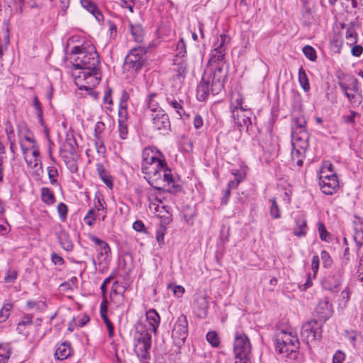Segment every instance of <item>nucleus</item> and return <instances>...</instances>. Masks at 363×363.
<instances>
[{
  "label": "nucleus",
  "mask_w": 363,
  "mask_h": 363,
  "mask_svg": "<svg viewBox=\"0 0 363 363\" xmlns=\"http://www.w3.org/2000/svg\"><path fill=\"white\" fill-rule=\"evenodd\" d=\"M48 177L52 184L57 183V177H58V171L55 167H48Z\"/></svg>",
  "instance_id": "09e8293b"
},
{
  "label": "nucleus",
  "mask_w": 363,
  "mask_h": 363,
  "mask_svg": "<svg viewBox=\"0 0 363 363\" xmlns=\"http://www.w3.org/2000/svg\"><path fill=\"white\" fill-rule=\"evenodd\" d=\"M345 354L340 350L337 351L333 355V363H342L345 359Z\"/></svg>",
  "instance_id": "69168bd1"
},
{
  "label": "nucleus",
  "mask_w": 363,
  "mask_h": 363,
  "mask_svg": "<svg viewBox=\"0 0 363 363\" xmlns=\"http://www.w3.org/2000/svg\"><path fill=\"white\" fill-rule=\"evenodd\" d=\"M51 260L52 263L55 265L62 266L65 263L63 258L55 252L52 253Z\"/></svg>",
  "instance_id": "e2e57ef3"
},
{
  "label": "nucleus",
  "mask_w": 363,
  "mask_h": 363,
  "mask_svg": "<svg viewBox=\"0 0 363 363\" xmlns=\"http://www.w3.org/2000/svg\"><path fill=\"white\" fill-rule=\"evenodd\" d=\"M101 80L100 69L79 71L75 77V84L80 89L89 90L99 84Z\"/></svg>",
  "instance_id": "9d476101"
},
{
  "label": "nucleus",
  "mask_w": 363,
  "mask_h": 363,
  "mask_svg": "<svg viewBox=\"0 0 363 363\" xmlns=\"http://www.w3.org/2000/svg\"><path fill=\"white\" fill-rule=\"evenodd\" d=\"M133 228L138 232H145V227L144 223L141 220H136L133 224Z\"/></svg>",
  "instance_id": "338daca9"
},
{
  "label": "nucleus",
  "mask_w": 363,
  "mask_h": 363,
  "mask_svg": "<svg viewBox=\"0 0 363 363\" xmlns=\"http://www.w3.org/2000/svg\"><path fill=\"white\" fill-rule=\"evenodd\" d=\"M307 222L304 216H299L296 219V228L294 233L298 237L303 236L306 234Z\"/></svg>",
  "instance_id": "cd10ccee"
},
{
  "label": "nucleus",
  "mask_w": 363,
  "mask_h": 363,
  "mask_svg": "<svg viewBox=\"0 0 363 363\" xmlns=\"http://www.w3.org/2000/svg\"><path fill=\"white\" fill-rule=\"evenodd\" d=\"M58 242L61 247L66 251L69 252L73 250V242L67 233L61 231L57 234Z\"/></svg>",
  "instance_id": "b1692460"
},
{
  "label": "nucleus",
  "mask_w": 363,
  "mask_h": 363,
  "mask_svg": "<svg viewBox=\"0 0 363 363\" xmlns=\"http://www.w3.org/2000/svg\"><path fill=\"white\" fill-rule=\"evenodd\" d=\"M169 288L172 289L175 296L180 297L184 293V288L180 285H169Z\"/></svg>",
  "instance_id": "0e129e2a"
},
{
  "label": "nucleus",
  "mask_w": 363,
  "mask_h": 363,
  "mask_svg": "<svg viewBox=\"0 0 363 363\" xmlns=\"http://www.w3.org/2000/svg\"><path fill=\"white\" fill-rule=\"evenodd\" d=\"M303 52L305 55V56L309 59L311 61H315L317 56L315 49L310 46V45H306L303 48Z\"/></svg>",
  "instance_id": "a19ab883"
},
{
  "label": "nucleus",
  "mask_w": 363,
  "mask_h": 363,
  "mask_svg": "<svg viewBox=\"0 0 363 363\" xmlns=\"http://www.w3.org/2000/svg\"><path fill=\"white\" fill-rule=\"evenodd\" d=\"M321 259L324 267H328L331 264L332 260L329 253L325 250H323L320 253Z\"/></svg>",
  "instance_id": "bf43d9fd"
},
{
  "label": "nucleus",
  "mask_w": 363,
  "mask_h": 363,
  "mask_svg": "<svg viewBox=\"0 0 363 363\" xmlns=\"http://www.w3.org/2000/svg\"><path fill=\"white\" fill-rule=\"evenodd\" d=\"M147 49L144 47L132 48L124 60L123 67L128 72H138L146 64Z\"/></svg>",
  "instance_id": "6e6552de"
},
{
  "label": "nucleus",
  "mask_w": 363,
  "mask_h": 363,
  "mask_svg": "<svg viewBox=\"0 0 363 363\" xmlns=\"http://www.w3.org/2000/svg\"><path fill=\"white\" fill-rule=\"evenodd\" d=\"M91 240L97 246H99L100 248H103L104 252H110V247L108 245V243L102 240H100L96 236H91Z\"/></svg>",
  "instance_id": "a18cd8bd"
},
{
  "label": "nucleus",
  "mask_w": 363,
  "mask_h": 363,
  "mask_svg": "<svg viewBox=\"0 0 363 363\" xmlns=\"http://www.w3.org/2000/svg\"><path fill=\"white\" fill-rule=\"evenodd\" d=\"M17 272L14 269H9L4 277V281L6 283H13L14 281L17 278Z\"/></svg>",
  "instance_id": "864d4df0"
},
{
  "label": "nucleus",
  "mask_w": 363,
  "mask_h": 363,
  "mask_svg": "<svg viewBox=\"0 0 363 363\" xmlns=\"http://www.w3.org/2000/svg\"><path fill=\"white\" fill-rule=\"evenodd\" d=\"M194 305L200 311V316H206L208 308V297L206 294H198L194 300Z\"/></svg>",
  "instance_id": "4be33fe9"
},
{
  "label": "nucleus",
  "mask_w": 363,
  "mask_h": 363,
  "mask_svg": "<svg viewBox=\"0 0 363 363\" xmlns=\"http://www.w3.org/2000/svg\"><path fill=\"white\" fill-rule=\"evenodd\" d=\"M228 73V69L217 66L206 67L196 88L197 99L204 101L209 95L215 96L220 93L224 89Z\"/></svg>",
  "instance_id": "f03ea898"
},
{
  "label": "nucleus",
  "mask_w": 363,
  "mask_h": 363,
  "mask_svg": "<svg viewBox=\"0 0 363 363\" xmlns=\"http://www.w3.org/2000/svg\"><path fill=\"white\" fill-rule=\"evenodd\" d=\"M333 306L329 303L328 298L321 299L317 305L314 311V316L317 318V320L320 323H324L330 318L333 314Z\"/></svg>",
  "instance_id": "4468645a"
},
{
  "label": "nucleus",
  "mask_w": 363,
  "mask_h": 363,
  "mask_svg": "<svg viewBox=\"0 0 363 363\" xmlns=\"http://www.w3.org/2000/svg\"><path fill=\"white\" fill-rule=\"evenodd\" d=\"M309 134L308 132H302L300 134H291V143L293 148H298L307 150L309 144Z\"/></svg>",
  "instance_id": "a211bd4d"
},
{
  "label": "nucleus",
  "mask_w": 363,
  "mask_h": 363,
  "mask_svg": "<svg viewBox=\"0 0 363 363\" xmlns=\"http://www.w3.org/2000/svg\"><path fill=\"white\" fill-rule=\"evenodd\" d=\"M270 201L272 202L270 214L272 218H279L280 217V211L275 198L270 199Z\"/></svg>",
  "instance_id": "c03bdc74"
},
{
  "label": "nucleus",
  "mask_w": 363,
  "mask_h": 363,
  "mask_svg": "<svg viewBox=\"0 0 363 363\" xmlns=\"http://www.w3.org/2000/svg\"><path fill=\"white\" fill-rule=\"evenodd\" d=\"M146 319L151 328H148L150 333L157 334L160 323V316L155 309H150L146 313Z\"/></svg>",
  "instance_id": "6ab92c4d"
},
{
  "label": "nucleus",
  "mask_w": 363,
  "mask_h": 363,
  "mask_svg": "<svg viewBox=\"0 0 363 363\" xmlns=\"http://www.w3.org/2000/svg\"><path fill=\"white\" fill-rule=\"evenodd\" d=\"M42 201L48 205L53 204L55 202V198L53 193L48 187L41 189Z\"/></svg>",
  "instance_id": "2f4dec72"
},
{
  "label": "nucleus",
  "mask_w": 363,
  "mask_h": 363,
  "mask_svg": "<svg viewBox=\"0 0 363 363\" xmlns=\"http://www.w3.org/2000/svg\"><path fill=\"white\" fill-rule=\"evenodd\" d=\"M12 306L9 303L4 305L0 308V323L5 322L10 315Z\"/></svg>",
  "instance_id": "ea45409f"
},
{
  "label": "nucleus",
  "mask_w": 363,
  "mask_h": 363,
  "mask_svg": "<svg viewBox=\"0 0 363 363\" xmlns=\"http://www.w3.org/2000/svg\"><path fill=\"white\" fill-rule=\"evenodd\" d=\"M359 116V114L357 112L350 111L349 115L343 116V119L344 121L347 123H354V118Z\"/></svg>",
  "instance_id": "680f3d73"
},
{
  "label": "nucleus",
  "mask_w": 363,
  "mask_h": 363,
  "mask_svg": "<svg viewBox=\"0 0 363 363\" xmlns=\"http://www.w3.org/2000/svg\"><path fill=\"white\" fill-rule=\"evenodd\" d=\"M251 350L252 345L247 335L242 332L237 331L233 342L235 363H251Z\"/></svg>",
  "instance_id": "423d86ee"
},
{
  "label": "nucleus",
  "mask_w": 363,
  "mask_h": 363,
  "mask_svg": "<svg viewBox=\"0 0 363 363\" xmlns=\"http://www.w3.org/2000/svg\"><path fill=\"white\" fill-rule=\"evenodd\" d=\"M343 274L344 270L342 267L334 269L333 274L323 282L324 289L333 293L337 292L341 286Z\"/></svg>",
  "instance_id": "ddd939ff"
},
{
  "label": "nucleus",
  "mask_w": 363,
  "mask_h": 363,
  "mask_svg": "<svg viewBox=\"0 0 363 363\" xmlns=\"http://www.w3.org/2000/svg\"><path fill=\"white\" fill-rule=\"evenodd\" d=\"M206 340L213 347H218L220 345V338L216 331H210L206 334Z\"/></svg>",
  "instance_id": "4c0bfd02"
},
{
  "label": "nucleus",
  "mask_w": 363,
  "mask_h": 363,
  "mask_svg": "<svg viewBox=\"0 0 363 363\" xmlns=\"http://www.w3.org/2000/svg\"><path fill=\"white\" fill-rule=\"evenodd\" d=\"M337 84L353 107H357L362 103V96L357 78L349 76L341 79L339 77Z\"/></svg>",
  "instance_id": "0eeeda50"
},
{
  "label": "nucleus",
  "mask_w": 363,
  "mask_h": 363,
  "mask_svg": "<svg viewBox=\"0 0 363 363\" xmlns=\"http://www.w3.org/2000/svg\"><path fill=\"white\" fill-rule=\"evenodd\" d=\"M220 43L219 45L211 51V57L208 60L207 67H220L223 69H228L225 66V35H220Z\"/></svg>",
  "instance_id": "f8f14e48"
},
{
  "label": "nucleus",
  "mask_w": 363,
  "mask_h": 363,
  "mask_svg": "<svg viewBox=\"0 0 363 363\" xmlns=\"http://www.w3.org/2000/svg\"><path fill=\"white\" fill-rule=\"evenodd\" d=\"M298 81L303 89L305 91H308L310 89L309 81L303 67H301L298 70Z\"/></svg>",
  "instance_id": "473e14b6"
},
{
  "label": "nucleus",
  "mask_w": 363,
  "mask_h": 363,
  "mask_svg": "<svg viewBox=\"0 0 363 363\" xmlns=\"http://www.w3.org/2000/svg\"><path fill=\"white\" fill-rule=\"evenodd\" d=\"M166 101L176 111L179 118H182L183 115H185V111L183 110V107L182 106V100H177L174 98L167 97Z\"/></svg>",
  "instance_id": "7c9ffc66"
},
{
  "label": "nucleus",
  "mask_w": 363,
  "mask_h": 363,
  "mask_svg": "<svg viewBox=\"0 0 363 363\" xmlns=\"http://www.w3.org/2000/svg\"><path fill=\"white\" fill-rule=\"evenodd\" d=\"M129 29L135 42L141 43L144 39V30L140 24L129 23Z\"/></svg>",
  "instance_id": "a878e982"
},
{
  "label": "nucleus",
  "mask_w": 363,
  "mask_h": 363,
  "mask_svg": "<svg viewBox=\"0 0 363 363\" xmlns=\"http://www.w3.org/2000/svg\"><path fill=\"white\" fill-rule=\"evenodd\" d=\"M135 343L134 351L139 359L143 363H149L150 349L152 347V335L147 326L143 323H138L135 326Z\"/></svg>",
  "instance_id": "20e7f679"
},
{
  "label": "nucleus",
  "mask_w": 363,
  "mask_h": 363,
  "mask_svg": "<svg viewBox=\"0 0 363 363\" xmlns=\"http://www.w3.org/2000/svg\"><path fill=\"white\" fill-rule=\"evenodd\" d=\"M5 132L7 136L8 140H15L14 129L9 121L5 123Z\"/></svg>",
  "instance_id": "de8ad7c7"
},
{
  "label": "nucleus",
  "mask_w": 363,
  "mask_h": 363,
  "mask_svg": "<svg viewBox=\"0 0 363 363\" xmlns=\"http://www.w3.org/2000/svg\"><path fill=\"white\" fill-rule=\"evenodd\" d=\"M33 106L36 110V115L39 120V122L43 125V110L41 107V104L39 101L37 96H35L33 99Z\"/></svg>",
  "instance_id": "79ce46f5"
},
{
  "label": "nucleus",
  "mask_w": 363,
  "mask_h": 363,
  "mask_svg": "<svg viewBox=\"0 0 363 363\" xmlns=\"http://www.w3.org/2000/svg\"><path fill=\"white\" fill-rule=\"evenodd\" d=\"M174 71L179 77H184L187 72L188 64L184 57H176L174 60Z\"/></svg>",
  "instance_id": "bb28decb"
},
{
  "label": "nucleus",
  "mask_w": 363,
  "mask_h": 363,
  "mask_svg": "<svg viewBox=\"0 0 363 363\" xmlns=\"http://www.w3.org/2000/svg\"><path fill=\"white\" fill-rule=\"evenodd\" d=\"M105 129V124L102 121H99L96 123L94 128V136L96 138H99L101 137V134L104 132Z\"/></svg>",
  "instance_id": "6e6d98bb"
},
{
  "label": "nucleus",
  "mask_w": 363,
  "mask_h": 363,
  "mask_svg": "<svg viewBox=\"0 0 363 363\" xmlns=\"http://www.w3.org/2000/svg\"><path fill=\"white\" fill-rule=\"evenodd\" d=\"M62 159L67 169L72 173H76L78 170V164L75 156L70 155H62Z\"/></svg>",
  "instance_id": "c756f323"
},
{
  "label": "nucleus",
  "mask_w": 363,
  "mask_h": 363,
  "mask_svg": "<svg viewBox=\"0 0 363 363\" xmlns=\"http://www.w3.org/2000/svg\"><path fill=\"white\" fill-rule=\"evenodd\" d=\"M188 334L187 318L186 315L182 314L177 318L172 331V337L174 345L178 347L183 345Z\"/></svg>",
  "instance_id": "9b49d317"
},
{
  "label": "nucleus",
  "mask_w": 363,
  "mask_h": 363,
  "mask_svg": "<svg viewBox=\"0 0 363 363\" xmlns=\"http://www.w3.org/2000/svg\"><path fill=\"white\" fill-rule=\"evenodd\" d=\"M318 230L320 235V238L322 240L327 242H330L331 241V234L327 231L325 225L323 223H318Z\"/></svg>",
  "instance_id": "e433bc0d"
},
{
  "label": "nucleus",
  "mask_w": 363,
  "mask_h": 363,
  "mask_svg": "<svg viewBox=\"0 0 363 363\" xmlns=\"http://www.w3.org/2000/svg\"><path fill=\"white\" fill-rule=\"evenodd\" d=\"M203 122L202 117L196 114L194 118V126L196 129H199L203 126Z\"/></svg>",
  "instance_id": "774afa93"
},
{
  "label": "nucleus",
  "mask_w": 363,
  "mask_h": 363,
  "mask_svg": "<svg viewBox=\"0 0 363 363\" xmlns=\"http://www.w3.org/2000/svg\"><path fill=\"white\" fill-rule=\"evenodd\" d=\"M306 150H301L298 148H293L291 152V157L293 160H296V158H303L305 157Z\"/></svg>",
  "instance_id": "052dcab7"
},
{
  "label": "nucleus",
  "mask_w": 363,
  "mask_h": 363,
  "mask_svg": "<svg viewBox=\"0 0 363 363\" xmlns=\"http://www.w3.org/2000/svg\"><path fill=\"white\" fill-rule=\"evenodd\" d=\"M9 358V352L6 347L0 345V363H5Z\"/></svg>",
  "instance_id": "13d9d810"
},
{
  "label": "nucleus",
  "mask_w": 363,
  "mask_h": 363,
  "mask_svg": "<svg viewBox=\"0 0 363 363\" xmlns=\"http://www.w3.org/2000/svg\"><path fill=\"white\" fill-rule=\"evenodd\" d=\"M302 132H308L306 120L303 116H300L293 119L291 134H300Z\"/></svg>",
  "instance_id": "393cba45"
},
{
  "label": "nucleus",
  "mask_w": 363,
  "mask_h": 363,
  "mask_svg": "<svg viewBox=\"0 0 363 363\" xmlns=\"http://www.w3.org/2000/svg\"><path fill=\"white\" fill-rule=\"evenodd\" d=\"M232 116L234 119L235 123L241 129L246 128L248 129L249 126L252 124L251 116L252 112L250 108L248 109H232Z\"/></svg>",
  "instance_id": "dca6fc26"
},
{
  "label": "nucleus",
  "mask_w": 363,
  "mask_h": 363,
  "mask_svg": "<svg viewBox=\"0 0 363 363\" xmlns=\"http://www.w3.org/2000/svg\"><path fill=\"white\" fill-rule=\"evenodd\" d=\"M175 50L177 52L176 57H185L186 54V44L184 39L181 38L175 45Z\"/></svg>",
  "instance_id": "72a5a7b5"
},
{
  "label": "nucleus",
  "mask_w": 363,
  "mask_h": 363,
  "mask_svg": "<svg viewBox=\"0 0 363 363\" xmlns=\"http://www.w3.org/2000/svg\"><path fill=\"white\" fill-rule=\"evenodd\" d=\"M95 146L98 153L101 154L103 155L105 154L106 147L104 144V141L101 138H96Z\"/></svg>",
  "instance_id": "4d7b16f0"
},
{
  "label": "nucleus",
  "mask_w": 363,
  "mask_h": 363,
  "mask_svg": "<svg viewBox=\"0 0 363 363\" xmlns=\"http://www.w3.org/2000/svg\"><path fill=\"white\" fill-rule=\"evenodd\" d=\"M126 118H118V131L120 138L123 140L126 139L128 135Z\"/></svg>",
  "instance_id": "c9c22d12"
},
{
  "label": "nucleus",
  "mask_w": 363,
  "mask_h": 363,
  "mask_svg": "<svg viewBox=\"0 0 363 363\" xmlns=\"http://www.w3.org/2000/svg\"><path fill=\"white\" fill-rule=\"evenodd\" d=\"M77 279L75 277H72L68 281H65L60 284V287L64 289L72 290L74 287H77Z\"/></svg>",
  "instance_id": "8fccbe9b"
},
{
  "label": "nucleus",
  "mask_w": 363,
  "mask_h": 363,
  "mask_svg": "<svg viewBox=\"0 0 363 363\" xmlns=\"http://www.w3.org/2000/svg\"><path fill=\"white\" fill-rule=\"evenodd\" d=\"M57 212L60 215L61 220H65V218H67V211H68L67 205L65 204L64 203H60L57 205Z\"/></svg>",
  "instance_id": "603ef678"
},
{
  "label": "nucleus",
  "mask_w": 363,
  "mask_h": 363,
  "mask_svg": "<svg viewBox=\"0 0 363 363\" xmlns=\"http://www.w3.org/2000/svg\"><path fill=\"white\" fill-rule=\"evenodd\" d=\"M319 179L320 189L325 194L332 195L339 188V182L335 174L320 176Z\"/></svg>",
  "instance_id": "2eb2a0df"
},
{
  "label": "nucleus",
  "mask_w": 363,
  "mask_h": 363,
  "mask_svg": "<svg viewBox=\"0 0 363 363\" xmlns=\"http://www.w3.org/2000/svg\"><path fill=\"white\" fill-rule=\"evenodd\" d=\"M300 342L291 332L284 330L278 331L275 335V350L279 354L290 359H295L299 349Z\"/></svg>",
  "instance_id": "39448f33"
},
{
  "label": "nucleus",
  "mask_w": 363,
  "mask_h": 363,
  "mask_svg": "<svg viewBox=\"0 0 363 363\" xmlns=\"http://www.w3.org/2000/svg\"><path fill=\"white\" fill-rule=\"evenodd\" d=\"M101 317L103 319V320L104 321V323L107 327L109 337H112L113 335V331H114L113 325L112 324L111 320L108 319L106 314L101 315Z\"/></svg>",
  "instance_id": "5fc2aeb1"
},
{
  "label": "nucleus",
  "mask_w": 363,
  "mask_h": 363,
  "mask_svg": "<svg viewBox=\"0 0 363 363\" xmlns=\"http://www.w3.org/2000/svg\"><path fill=\"white\" fill-rule=\"evenodd\" d=\"M355 23L352 22L348 25L342 24V28H346L345 38L347 43L350 45H355L357 43L358 34L354 28Z\"/></svg>",
  "instance_id": "412c9836"
},
{
  "label": "nucleus",
  "mask_w": 363,
  "mask_h": 363,
  "mask_svg": "<svg viewBox=\"0 0 363 363\" xmlns=\"http://www.w3.org/2000/svg\"><path fill=\"white\" fill-rule=\"evenodd\" d=\"M142 172L148 183L155 189L164 190V185L172 184V188L169 192L180 191L182 186L174 184V179L171 169L168 167L162 152L154 147H146L142 152Z\"/></svg>",
  "instance_id": "f257e3e1"
},
{
  "label": "nucleus",
  "mask_w": 363,
  "mask_h": 363,
  "mask_svg": "<svg viewBox=\"0 0 363 363\" xmlns=\"http://www.w3.org/2000/svg\"><path fill=\"white\" fill-rule=\"evenodd\" d=\"M77 145L74 139H67L65 145V155L76 156Z\"/></svg>",
  "instance_id": "f704fd0d"
},
{
  "label": "nucleus",
  "mask_w": 363,
  "mask_h": 363,
  "mask_svg": "<svg viewBox=\"0 0 363 363\" xmlns=\"http://www.w3.org/2000/svg\"><path fill=\"white\" fill-rule=\"evenodd\" d=\"M166 233V228L163 225H160L156 231V239L160 246L164 244V235Z\"/></svg>",
  "instance_id": "37998d69"
},
{
  "label": "nucleus",
  "mask_w": 363,
  "mask_h": 363,
  "mask_svg": "<svg viewBox=\"0 0 363 363\" xmlns=\"http://www.w3.org/2000/svg\"><path fill=\"white\" fill-rule=\"evenodd\" d=\"M243 104V97L242 95L238 94L235 99L234 102L231 103V106H233L232 109H248L247 107H244Z\"/></svg>",
  "instance_id": "3c124183"
},
{
  "label": "nucleus",
  "mask_w": 363,
  "mask_h": 363,
  "mask_svg": "<svg viewBox=\"0 0 363 363\" xmlns=\"http://www.w3.org/2000/svg\"><path fill=\"white\" fill-rule=\"evenodd\" d=\"M323 323L316 319L311 320L305 323L301 328V337L307 345L316 344L322 337Z\"/></svg>",
  "instance_id": "1a4fd4ad"
},
{
  "label": "nucleus",
  "mask_w": 363,
  "mask_h": 363,
  "mask_svg": "<svg viewBox=\"0 0 363 363\" xmlns=\"http://www.w3.org/2000/svg\"><path fill=\"white\" fill-rule=\"evenodd\" d=\"M71 54L75 55L73 58V67L75 69L84 71L100 67L99 54L92 44L74 46L72 48Z\"/></svg>",
  "instance_id": "7ed1b4c3"
},
{
  "label": "nucleus",
  "mask_w": 363,
  "mask_h": 363,
  "mask_svg": "<svg viewBox=\"0 0 363 363\" xmlns=\"http://www.w3.org/2000/svg\"><path fill=\"white\" fill-rule=\"evenodd\" d=\"M155 96H156V94L155 93H151L148 96V99L147 100V107L152 111H156L157 108H158V103L155 101Z\"/></svg>",
  "instance_id": "49530a36"
},
{
  "label": "nucleus",
  "mask_w": 363,
  "mask_h": 363,
  "mask_svg": "<svg viewBox=\"0 0 363 363\" xmlns=\"http://www.w3.org/2000/svg\"><path fill=\"white\" fill-rule=\"evenodd\" d=\"M81 3L84 8L92 13L97 21H100L103 19L101 12L97 9L96 6L89 0H81Z\"/></svg>",
  "instance_id": "c85d7f7f"
},
{
  "label": "nucleus",
  "mask_w": 363,
  "mask_h": 363,
  "mask_svg": "<svg viewBox=\"0 0 363 363\" xmlns=\"http://www.w3.org/2000/svg\"><path fill=\"white\" fill-rule=\"evenodd\" d=\"M72 353L71 345L65 341L57 346L55 352V357L57 359L64 360L68 358Z\"/></svg>",
  "instance_id": "aec40b11"
},
{
  "label": "nucleus",
  "mask_w": 363,
  "mask_h": 363,
  "mask_svg": "<svg viewBox=\"0 0 363 363\" xmlns=\"http://www.w3.org/2000/svg\"><path fill=\"white\" fill-rule=\"evenodd\" d=\"M153 128L157 130L167 131L170 129L169 116L164 111H159L152 116Z\"/></svg>",
  "instance_id": "f3484780"
},
{
  "label": "nucleus",
  "mask_w": 363,
  "mask_h": 363,
  "mask_svg": "<svg viewBox=\"0 0 363 363\" xmlns=\"http://www.w3.org/2000/svg\"><path fill=\"white\" fill-rule=\"evenodd\" d=\"M31 148L33 149L32 155L34 157L33 160L28 161L26 159V161L28 166L31 167H36L38 164V158L40 157V152L36 145H32Z\"/></svg>",
  "instance_id": "58836bf2"
},
{
  "label": "nucleus",
  "mask_w": 363,
  "mask_h": 363,
  "mask_svg": "<svg viewBox=\"0 0 363 363\" xmlns=\"http://www.w3.org/2000/svg\"><path fill=\"white\" fill-rule=\"evenodd\" d=\"M96 167L97 173L101 179L107 186V187L112 189L113 186V178L109 174L108 172L106 169L104 164L101 163H97L96 164Z\"/></svg>",
  "instance_id": "5701e85b"
}]
</instances>
